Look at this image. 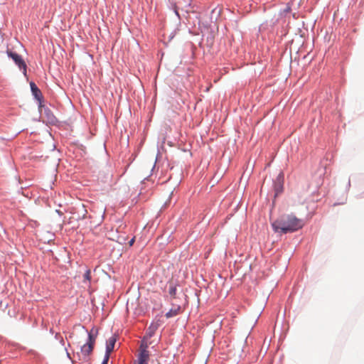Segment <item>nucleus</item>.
Returning <instances> with one entry per match:
<instances>
[{"label": "nucleus", "instance_id": "nucleus-11", "mask_svg": "<svg viewBox=\"0 0 364 364\" xmlns=\"http://www.w3.org/2000/svg\"><path fill=\"white\" fill-rule=\"evenodd\" d=\"M53 149L52 151H53V156H54V158H55V159H54V161H53V174L55 176V175L54 174V172H55V166L56 165H58V161H59L60 159L58 158V155H59L58 151H55V145H54V144L53 145Z\"/></svg>", "mask_w": 364, "mask_h": 364}, {"label": "nucleus", "instance_id": "nucleus-7", "mask_svg": "<svg viewBox=\"0 0 364 364\" xmlns=\"http://www.w3.org/2000/svg\"><path fill=\"white\" fill-rule=\"evenodd\" d=\"M116 343V338L114 336H111L107 341L106 346V353L105 355H109L111 352L113 350L114 345Z\"/></svg>", "mask_w": 364, "mask_h": 364}, {"label": "nucleus", "instance_id": "nucleus-16", "mask_svg": "<svg viewBox=\"0 0 364 364\" xmlns=\"http://www.w3.org/2000/svg\"><path fill=\"white\" fill-rule=\"evenodd\" d=\"M109 358V355H105V358H104V360H103V361H102V363L101 364H107Z\"/></svg>", "mask_w": 364, "mask_h": 364}, {"label": "nucleus", "instance_id": "nucleus-9", "mask_svg": "<svg viewBox=\"0 0 364 364\" xmlns=\"http://www.w3.org/2000/svg\"><path fill=\"white\" fill-rule=\"evenodd\" d=\"M149 360V353H139L137 364H148Z\"/></svg>", "mask_w": 364, "mask_h": 364}, {"label": "nucleus", "instance_id": "nucleus-12", "mask_svg": "<svg viewBox=\"0 0 364 364\" xmlns=\"http://www.w3.org/2000/svg\"><path fill=\"white\" fill-rule=\"evenodd\" d=\"M56 122V117L47 110V124H55Z\"/></svg>", "mask_w": 364, "mask_h": 364}, {"label": "nucleus", "instance_id": "nucleus-10", "mask_svg": "<svg viewBox=\"0 0 364 364\" xmlns=\"http://www.w3.org/2000/svg\"><path fill=\"white\" fill-rule=\"evenodd\" d=\"M181 311V307L179 306H175L172 309H171L166 314V318H171L173 316H175L178 315Z\"/></svg>", "mask_w": 364, "mask_h": 364}, {"label": "nucleus", "instance_id": "nucleus-5", "mask_svg": "<svg viewBox=\"0 0 364 364\" xmlns=\"http://www.w3.org/2000/svg\"><path fill=\"white\" fill-rule=\"evenodd\" d=\"M283 178L284 176L282 173H279L275 179L274 183V188L275 191V195L277 196L282 191L283 189Z\"/></svg>", "mask_w": 364, "mask_h": 364}, {"label": "nucleus", "instance_id": "nucleus-13", "mask_svg": "<svg viewBox=\"0 0 364 364\" xmlns=\"http://www.w3.org/2000/svg\"><path fill=\"white\" fill-rule=\"evenodd\" d=\"M147 348H148V344L144 341V340H143L141 341V343L140 346L139 353H149V351L147 350Z\"/></svg>", "mask_w": 364, "mask_h": 364}, {"label": "nucleus", "instance_id": "nucleus-17", "mask_svg": "<svg viewBox=\"0 0 364 364\" xmlns=\"http://www.w3.org/2000/svg\"><path fill=\"white\" fill-rule=\"evenodd\" d=\"M134 242V238H132L129 242V244L130 246H132Z\"/></svg>", "mask_w": 364, "mask_h": 364}, {"label": "nucleus", "instance_id": "nucleus-3", "mask_svg": "<svg viewBox=\"0 0 364 364\" xmlns=\"http://www.w3.org/2000/svg\"><path fill=\"white\" fill-rule=\"evenodd\" d=\"M8 55L11 58L20 70H23V75L26 76V65L21 56L16 53L7 51Z\"/></svg>", "mask_w": 364, "mask_h": 364}, {"label": "nucleus", "instance_id": "nucleus-8", "mask_svg": "<svg viewBox=\"0 0 364 364\" xmlns=\"http://www.w3.org/2000/svg\"><path fill=\"white\" fill-rule=\"evenodd\" d=\"M99 180L105 183H111L112 182V174L110 173H101L99 176Z\"/></svg>", "mask_w": 364, "mask_h": 364}, {"label": "nucleus", "instance_id": "nucleus-1", "mask_svg": "<svg viewBox=\"0 0 364 364\" xmlns=\"http://www.w3.org/2000/svg\"><path fill=\"white\" fill-rule=\"evenodd\" d=\"M272 226L275 232L285 234L302 228L304 222L292 214L284 215L276 220Z\"/></svg>", "mask_w": 364, "mask_h": 364}, {"label": "nucleus", "instance_id": "nucleus-14", "mask_svg": "<svg viewBox=\"0 0 364 364\" xmlns=\"http://www.w3.org/2000/svg\"><path fill=\"white\" fill-rule=\"evenodd\" d=\"M91 279V271L87 269L84 274V281L90 282Z\"/></svg>", "mask_w": 364, "mask_h": 364}, {"label": "nucleus", "instance_id": "nucleus-2", "mask_svg": "<svg viewBox=\"0 0 364 364\" xmlns=\"http://www.w3.org/2000/svg\"><path fill=\"white\" fill-rule=\"evenodd\" d=\"M96 337L92 333L88 334V341L81 347L82 360L87 361L88 356L92 353L95 343Z\"/></svg>", "mask_w": 364, "mask_h": 364}, {"label": "nucleus", "instance_id": "nucleus-15", "mask_svg": "<svg viewBox=\"0 0 364 364\" xmlns=\"http://www.w3.org/2000/svg\"><path fill=\"white\" fill-rule=\"evenodd\" d=\"M168 292H169L170 295H171L173 296H175L176 292V287L173 286V285H171L170 287H169Z\"/></svg>", "mask_w": 364, "mask_h": 364}, {"label": "nucleus", "instance_id": "nucleus-4", "mask_svg": "<svg viewBox=\"0 0 364 364\" xmlns=\"http://www.w3.org/2000/svg\"><path fill=\"white\" fill-rule=\"evenodd\" d=\"M31 90V92L35 97V98L37 100V101L39 103V107H42V102H43V95L41 91L38 89V87L36 86V85L31 82H30Z\"/></svg>", "mask_w": 364, "mask_h": 364}, {"label": "nucleus", "instance_id": "nucleus-6", "mask_svg": "<svg viewBox=\"0 0 364 364\" xmlns=\"http://www.w3.org/2000/svg\"><path fill=\"white\" fill-rule=\"evenodd\" d=\"M159 326V323H152L146 330V336H144V339H148V338H151L154 335V333L156 331V330L158 329Z\"/></svg>", "mask_w": 364, "mask_h": 364}]
</instances>
